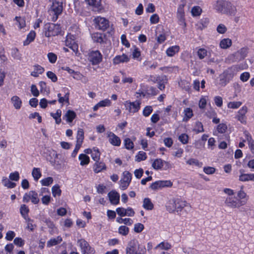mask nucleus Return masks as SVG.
Returning a JSON list of instances; mask_svg holds the SVG:
<instances>
[{
    "mask_svg": "<svg viewBox=\"0 0 254 254\" xmlns=\"http://www.w3.org/2000/svg\"><path fill=\"white\" fill-rule=\"evenodd\" d=\"M52 5L48 12L52 21H56L63 10V0H52Z\"/></svg>",
    "mask_w": 254,
    "mask_h": 254,
    "instance_id": "1",
    "label": "nucleus"
},
{
    "mask_svg": "<svg viewBox=\"0 0 254 254\" xmlns=\"http://www.w3.org/2000/svg\"><path fill=\"white\" fill-rule=\"evenodd\" d=\"M170 202L173 205V207H171L170 205L167 206V209L170 212H173L175 210H176L177 212L181 211L183 208L186 206H189L190 207L189 203L186 201L179 198L173 199L170 200Z\"/></svg>",
    "mask_w": 254,
    "mask_h": 254,
    "instance_id": "2",
    "label": "nucleus"
},
{
    "mask_svg": "<svg viewBox=\"0 0 254 254\" xmlns=\"http://www.w3.org/2000/svg\"><path fill=\"white\" fill-rule=\"evenodd\" d=\"M247 203V200H240L234 196L227 197L225 200L226 205L231 208H239Z\"/></svg>",
    "mask_w": 254,
    "mask_h": 254,
    "instance_id": "3",
    "label": "nucleus"
},
{
    "mask_svg": "<svg viewBox=\"0 0 254 254\" xmlns=\"http://www.w3.org/2000/svg\"><path fill=\"white\" fill-rule=\"evenodd\" d=\"M45 36L49 37L51 36H55L61 33V28L59 24L54 23H49L45 25Z\"/></svg>",
    "mask_w": 254,
    "mask_h": 254,
    "instance_id": "4",
    "label": "nucleus"
},
{
    "mask_svg": "<svg viewBox=\"0 0 254 254\" xmlns=\"http://www.w3.org/2000/svg\"><path fill=\"white\" fill-rule=\"evenodd\" d=\"M93 22L95 27L98 30L105 31L109 26L108 20L100 16L95 17L93 20Z\"/></svg>",
    "mask_w": 254,
    "mask_h": 254,
    "instance_id": "5",
    "label": "nucleus"
},
{
    "mask_svg": "<svg viewBox=\"0 0 254 254\" xmlns=\"http://www.w3.org/2000/svg\"><path fill=\"white\" fill-rule=\"evenodd\" d=\"M77 243L81 249L82 254H95L94 248L84 239L78 240Z\"/></svg>",
    "mask_w": 254,
    "mask_h": 254,
    "instance_id": "6",
    "label": "nucleus"
},
{
    "mask_svg": "<svg viewBox=\"0 0 254 254\" xmlns=\"http://www.w3.org/2000/svg\"><path fill=\"white\" fill-rule=\"evenodd\" d=\"M139 244L136 240H131L126 248V254H141L139 251Z\"/></svg>",
    "mask_w": 254,
    "mask_h": 254,
    "instance_id": "7",
    "label": "nucleus"
},
{
    "mask_svg": "<svg viewBox=\"0 0 254 254\" xmlns=\"http://www.w3.org/2000/svg\"><path fill=\"white\" fill-rule=\"evenodd\" d=\"M89 60L93 65H96L102 61V55L98 50L92 51L89 53Z\"/></svg>",
    "mask_w": 254,
    "mask_h": 254,
    "instance_id": "8",
    "label": "nucleus"
},
{
    "mask_svg": "<svg viewBox=\"0 0 254 254\" xmlns=\"http://www.w3.org/2000/svg\"><path fill=\"white\" fill-rule=\"evenodd\" d=\"M173 183L171 181H158L151 184L150 188L153 190H157L164 187H171Z\"/></svg>",
    "mask_w": 254,
    "mask_h": 254,
    "instance_id": "9",
    "label": "nucleus"
},
{
    "mask_svg": "<svg viewBox=\"0 0 254 254\" xmlns=\"http://www.w3.org/2000/svg\"><path fill=\"white\" fill-rule=\"evenodd\" d=\"M66 46L71 49L74 53L78 52V46L75 41V36L73 35H67L65 41Z\"/></svg>",
    "mask_w": 254,
    "mask_h": 254,
    "instance_id": "10",
    "label": "nucleus"
},
{
    "mask_svg": "<svg viewBox=\"0 0 254 254\" xmlns=\"http://www.w3.org/2000/svg\"><path fill=\"white\" fill-rule=\"evenodd\" d=\"M124 105L126 110H128L129 113H132L137 112L140 108V103L138 101L131 102L127 101L125 102Z\"/></svg>",
    "mask_w": 254,
    "mask_h": 254,
    "instance_id": "11",
    "label": "nucleus"
},
{
    "mask_svg": "<svg viewBox=\"0 0 254 254\" xmlns=\"http://www.w3.org/2000/svg\"><path fill=\"white\" fill-rule=\"evenodd\" d=\"M165 167L164 169L166 170L169 168L170 164L165 161L162 160L161 159H156L152 164V167L155 170H160L163 168L164 166Z\"/></svg>",
    "mask_w": 254,
    "mask_h": 254,
    "instance_id": "12",
    "label": "nucleus"
},
{
    "mask_svg": "<svg viewBox=\"0 0 254 254\" xmlns=\"http://www.w3.org/2000/svg\"><path fill=\"white\" fill-rule=\"evenodd\" d=\"M184 5L180 4L179 5L177 16L178 19V23L180 25H182L184 27L186 26L185 19V12H184Z\"/></svg>",
    "mask_w": 254,
    "mask_h": 254,
    "instance_id": "13",
    "label": "nucleus"
},
{
    "mask_svg": "<svg viewBox=\"0 0 254 254\" xmlns=\"http://www.w3.org/2000/svg\"><path fill=\"white\" fill-rule=\"evenodd\" d=\"M247 112L248 108L244 106L238 112L236 118L242 124H246L247 123V117L246 116V114Z\"/></svg>",
    "mask_w": 254,
    "mask_h": 254,
    "instance_id": "14",
    "label": "nucleus"
},
{
    "mask_svg": "<svg viewBox=\"0 0 254 254\" xmlns=\"http://www.w3.org/2000/svg\"><path fill=\"white\" fill-rule=\"evenodd\" d=\"M236 12V7L231 2L226 1L224 13H227L234 16Z\"/></svg>",
    "mask_w": 254,
    "mask_h": 254,
    "instance_id": "15",
    "label": "nucleus"
},
{
    "mask_svg": "<svg viewBox=\"0 0 254 254\" xmlns=\"http://www.w3.org/2000/svg\"><path fill=\"white\" fill-rule=\"evenodd\" d=\"M110 202L113 205L119 204L120 201V194L115 190H112L108 194Z\"/></svg>",
    "mask_w": 254,
    "mask_h": 254,
    "instance_id": "16",
    "label": "nucleus"
},
{
    "mask_svg": "<svg viewBox=\"0 0 254 254\" xmlns=\"http://www.w3.org/2000/svg\"><path fill=\"white\" fill-rule=\"evenodd\" d=\"M130 60L129 57L126 54L116 56L113 60L114 64H118L121 63H127Z\"/></svg>",
    "mask_w": 254,
    "mask_h": 254,
    "instance_id": "17",
    "label": "nucleus"
},
{
    "mask_svg": "<svg viewBox=\"0 0 254 254\" xmlns=\"http://www.w3.org/2000/svg\"><path fill=\"white\" fill-rule=\"evenodd\" d=\"M109 142L114 146H119L121 145V140L120 138L112 132L108 133Z\"/></svg>",
    "mask_w": 254,
    "mask_h": 254,
    "instance_id": "18",
    "label": "nucleus"
},
{
    "mask_svg": "<svg viewBox=\"0 0 254 254\" xmlns=\"http://www.w3.org/2000/svg\"><path fill=\"white\" fill-rule=\"evenodd\" d=\"M87 4L92 6L93 10L99 11L103 8L101 4V0H85Z\"/></svg>",
    "mask_w": 254,
    "mask_h": 254,
    "instance_id": "19",
    "label": "nucleus"
},
{
    "mask_svg": "<svg viewBox=\"0 0 254 254\" xmlns=\"http://www.w3.org/2000/svg\"><path fill=\"white\" fill-rule=\"evenodd\" d=\"M91 38L94 42L102 44L105 42L106 36L104 34L96 32L92 34Z\"/></svg>",
    "mask_w": 254,
    "mask_h": 254,
    "instance_id": "20",
    "label": "nucleus"
},
{
    "mask_svg": "<svg viewBox=\"0 0 254 254\" xmlns=\"http://www.w3.org/2000/svg\"><path fill=\"white\" fill-rule=\"evenodd\" d=\"M226 1L223 0H218L215 1L213 5V8L218 12L224 13Z\"/></svg>",
    "mask_w": 254,
    "mask_h": 254,
    "instance_id": "21",
    "label": "nucleus"
},
{
    "mask_svg": "<svg viewBox=\"0 0 254 254\" xmlns=\"http://www.w3.org/2000/svg\"><path fill=\"white\" fill-rule=\"evenodd\" d=\"M241 175L239 176V180L242 182H247L249 181H254V174H245L243 172L244 170H241Z\"/></svg>",
    "mask_w": 254,
    "mask_h": 254,
    "instance_id": "22",
    "label": "nucleus"
},
{
    "mask_svg": "<svg viewBox=\"0 0 254 254\" xmlns=\"http://www.w3.org/2000/svg\"><path fill=\"white\" fill-rule=\"evenodd\" d=\"M29 209L25 204H22L20 208V212L22 216L25 220L32 221V220L28 217Z\"/></svg>",
    "mask_w": 254,
    "mask_h": 254,
    "instance_id": "23",
    "label": "nucleus"
},
{
    "mask_svg": "<svg viewBox=\"0 0 254 254\" xmlns=\"http://www.w3.org/2000/svg\"><path fill=\"white\" fill-rule=\"evenodd\" d=\"M62 240V238L61 236H58L56 238H53L47 242V246L48 248H50L57 245L60 244Z\"/></svg>",
    "mask_w": 254,
    "mask_h": 254,
    "instance_id": "24",
    "label": "nucleus"
},
{
    "mask_svg": "<svg viewBox=\"0 0 254 254\" xmlns=\"http://www.w3.org/2000/svg\"><path fill=\"white\" fill-rule=\"evenodd\" d=\"M244 133L245 135L246 140H247L248 142L249 147L252 153L254 154V140L253 139L249 132L245 131H244Z\"/></svg>",
    "mask_w": 254,
    "mask_h": 254,
    "instance_id": "25",
    "label": "nucleus"
},
{
    "mask_svg": "<svg viewBox=\"0 0 254 254\" xmlns=\"http://www.w3.org/2000/svg\"><path fill=\"white\" fill-rule=\"evenodd\" d=\"M75 117L76 114L74 111L68 110L63 117V119H65L67 122L71 123L72 122Z\"/></svg>",
    "mask_w": 254,
    "mask_h": 254,
    "instance_id": "26",
    "label": "nucleus"
},
{
    "mask_svg": "<svg viewBox=\"0 0 254 254\" xmlns=\"http://www.w3.org/2000/svg\"><path fill=\"white\" fill-rule=\"evenodd\" d=\"M34 67V70L31 73V75L34 77H38L44 71V68L39 65H35Z\"/></svg>",
    "mask_w": 254,
    "mask_h": 254,
    "instance_id": "27",
    "label": "nucleus"
},
{
    "mask_svg": "<svg viewBox=\"0 0 254 254\" xmlns=\"http://www.w3.org/2000/svg\"><path fill=\"white\" fill-rule=\"evenodd\" d=\"M232 45V40L229 38H225L222 39L219 44L221 48L226 49Z\"/></svg>",
    "mask_w": 254,
    "mask_h": 254,
    "instance_id": "28",
    "label": "nucleus"
},
{
    "mask_svg": "<svg viewBox=\"0 0 254 254\" xmlns=\"http://www.w3.org/2000/svg\"><path fill=\"white\" fill-rule=\"evenodd\" d=\"M180 50V47L178 46H174L169 48L166 50V54L169 57H172L177 53Z\"/></svg>",
    "mask_w": 254,
    "mask_h": 254,
    "instance_id": "29",
    "label": "nucleus"
},
{
    "mask_svg": "<svg viewBox=\"0 0 254 254\" xmlns=\"http://www.w3.org/2000/svg\"><path fill=\"white\" fill-rule=\"evenodd\" d=\"M185 116L183 118V121L187 122L193 116V112L190 108H187L184 111Z\"/></svg>",
    "mask_w": 254,
    "mask_h": 254,
    "instance_id": "30",
    "label": "nucleus"
},
{
    "mask_svg": "<svg viewBox=\"0 0 254 254\" xmlns=\"http://www.w3.org/2000/svg\"><path fill=\"white\" fill-rule=\"evenodd\" d=\"M106 169V165L105 163L103 162H99V161L98 162H96L94 166V171L98 173L104 169Z\"/></svg>",
    "mask_w": 254,
    "mask_h": 254,
    "instance_id": "31",
    "label": "nucleus"
},
{
    "mask_svg": "<svg viewBox=\"0 0 254 254\" xmlns=\"http://www.w3.org/2000/svg\"><path fill=\"white\" fill-rule=\"evenodd\" d=\"M11 102L15 109H19L21 106L22 102L20 99L17 96L11 98Z\"/></svg>",
    "mask_w": 254,
    "mask_h": 254,
    "instance_id": "32",
    "label": "nucleus"
},
{
    "mask_svg": "<svg viewBox=\"0 0 254 254\" xmlns=\"http://www.w3.org/2000/svg\"><path fill=\"white\" fill-rule=\"evenodd\" d=\"M172 245L167 242H162L159 244L156 247L155 249H160L161 250H168L171 249Z\"/></svg>",
    "mask_w": 254,
    "mask_h": 254,
    "instance_id": "33",
    "label": "nucleus"
},
{
    "mask_svg": "<svg viewBox=\"0 0 254 254\" xmlns=\"http://www.w3.org/2000/svg\"><path fill=\"white\" fill-rule=\"evenodd\" d=\"M79 159L80 161V164L81 166L87 165L89 163V157L85 154H81L79 156Z\"/></svg>",
    "mask_w": 254,
    "mask_h": 254,
    "instance_id": "34",
    "label": "nucleus"
},
{
    "mask_svg": "<svg viewBox=\"0 0 254 254\" xmlns=\"http://www.w3.org/2000/svg\"><path fill=\"white\" fill-rule=\"evenodd\" d=\"M11 56L16 60L21 61L22 60V55L18 49L14 48L11 49Z\"/></svg>",
    "mask_w": 254,
    "mask_h": 254,
    "instance_id": "35",
    "label": "nucleus"
},
{
    "mask_svg": "<svg viewBox=\"0 0 254 254\" xmlns=\"http://www.w3.org/2000/svg\"><path fill=\"white\" fill-rule=\"evenodd\" d=\"M35 36H36V33L35 32V31H31L27 35V39L25 41H24V45H28L30 44V43H31V42H32L35 38Z\"/></svg>",
    "mask_w": 254,
    "mask_h": 254,
    "instance_id": "36",
    "label": "nucleus"
},
{
    "mask_svg": "<svg viewBox=\"0 0 254 254\" xmlns=\"http://www.w3.org/2000/svg\"><path fill=\"white\" fill-rule=\"evenodd\" d=\"M132 178V175L128 171H125L123 174V178L121 180L125 183L130 184Z\"/></svg>",
    "mask_w": 254,
    "mask_h": 254,
    "instance_id": "37",
    "label": "nucleus"
},
{
    "mask_svg": "<svg viewBox=\"0 0 254 254\" xmlns=\"http://www.w3.org/2000/svg\"><path fill=\"white\" fill-rule=\"evenodd\" d=\"M227 129V126L225 124L222 123L219 124L217 127V130L215 132L214 134L217 135L218 133H224Z\"/></svg>",
    "mask_w": 254,
    "mask_h": 254,
    "instance_id": "38",
    "label": "nucleus"
},
{
    "mask_svg": "<svg viewBox=\"0 0 254 254\" xmlns=\"http://www.w3.org/2000/svg\"><path fill=\"white\" fill-rule=\"evenodd\" d=\"M143 207L146 210H152L153 208V204L149 198H145L143 200Z\"/></svg>",
    "mask_w": 254,
    "mask_h": 254,
    "instance_id": "39",
    "label": "nucleus"
},
{
    "mask_svg": "<svg viewBox=\"0 0 254 254\" xmlns=\"http://www.w3.org/2000/svg\"><path fill=\"white\" fill-rule=\"evenodd\" d=\"M50 115L55 120L57 124L61 123V116L62 115V111L61 110H57L56 113H51Z\"/></svg>",
    "mask_w": 254,
    "mask_h": 254,
    "instance_id": "40",
    "label": "nucleus"
},
{
    "mask_svg": "<svg viewBox=\"0 0 254 254\" xmlns=\"http://www.w3.org/2000/svg\"><path fill=\"white\" fill-rule=\"evenodd\" d=\"M92 158L95 161L98 162L100 158V153L99 150L94 148L92 151H91Z\"/></svg>",
    "mask_w": 254,
    "mask_h": 254,
    "instance_id": "41",
    "label": "nucleus"
},
{
    "mask_svg": "<svg viewBox=\"0 0 254 254\" xmlns=\"http://www.w3.org/2000/svg\"><path fill=\"white\" fill-rule=\"evenodd\" d=\"M32 175L34 180L37 181L42 176L40 168H34L32 171Z\"/></svg>",
    "mask_w": 254,
    "mask_h": 254,
    "instance_id": "42",
    "label": "nucleus"
},
{
    "mask_svg": "<svg viewBox=\"0 0 254 254\" xmlns=\"http://www.w3.org/2000/svg\"><path fill=\"white\" fill-rule=\"evenodd\" d=\"M29 195H30V200L33 203L37 204L39 203L40 200L38 197V193L36 191L33 190L30 191Z\"/></svg>",
    "mask_w": 254,
    "mask_h": 254,
    "instance_id": "43",
    "label": "nucleus"
},
{
    "mask_svg": "<svg viewBox=\"0 0 254 254\" xmlns=\"http://www.w3.org/2000/svg\"><path fill=\"white\" fill-rule=\"evenodd\" d=\"M84 139V131L82 128L78 129L76 136V143L81 144Z\"/></svg>",
    "mask_w": 254,
    "mask_h": 254,
    "instance_id": "44",
    "label": "nucleus"
},
{
    "mask_svg": "<svg viewBox=\"0 0 254 254\" xmlns=\"http://www.w3.org/2000/svg\"><path fill=\"white\" fill-rule=\"evenodd\" d=\"M69 93L67 92L64 97H62L61 94L59 93L58 97L59 98L58 101L59 103L63 104L64 102H66L69 104Z\"/></svg>",
    "mask_w": 254,
    "mask_h": 254,
    "instance_id": "45",
    "label": "nucleus"
},
{
    "mask_svg": "<svg viewBox=\"0 0 254 254\" xmlns=\"http://www.w3.org/2000/svg\"><path fill=\"white\" fill-rule=\"evenodd\" d=\"M191 12L193 16H197L201 14L202 9L198 6H195L192 8Z\"/></svg>",
    "mask_w": 254,
    "mask_h": 254,
    "instance_id": "46",
    "label": "nucleus"
},
{
    "mask_svg": "<svg viewBox=\"0 0 254 254\" xmlns=\"http://www.w3.org/2000/svg\"><path fill=\"white\" fill-rule=\"evenodd\" d=\"M124 142L126 148L128 150L131 149L134 147V144L133 142L129 138H126L125 139Z\"/></svg>",
    "mask_w": 254,
    "mask_h": 254,
    "instance_id": "47",
    "label": "nucleus"
},
{
    "mask_svg": "<svg viewBox=\"0 0 254 254\" xmlns=\"http://www.w3.org/2000/svg\"><path fill=\"white\" fill-rule=\"evenodd\" d=\"M52 191L54 197H56L57 195H61L62 192L60 186L58 185H55L52 187Z\"/></svg>",
    "mask_w": 254,
    "mask_h": 254,
    "instance_id": "48",
    "label": "nucleus"
},
{
    "mask_svg": "<svg viewBox=\"0 0 254 254\" xmlns=\"http://www.w3.org/2000/svg\"><path fill=\"white\" fill-rule=\"evenodd\" d=\"M117 221L119 223H124L126 225H131L133 223V221L130 218H117Z\"/></svg>",
    "mask_w": 254,
    "mask_h": 254,
    "instance_id": "49",
    "label": "nucleus"
},
{
    "mask_svg": "<svg viewBox=\"0 0 254 254\" xmlns=\"http://www.w3.org/2000/svg\"><path fill=\"white\" fill-rule=\"evenodd\" d=\"M2 181L4 186L7 187L8 188H13L16 186L15 183L11 182L6 178H3Z\"/></svg>",
    "mask_w": 254,
    "mask_h": 254,
    "instance_id": "50",
    "label": "nucleus"
},
{
    "mask_svg": "<svg viewBox=\"0 0 254 254\" xmlns=\"http://www.w3.org/2000/svg\"><path fill=\"white\" fill-rule=\"evenodd\" d=\"M146 154L143 151H139L135 156V160L140 162L146 159Z\"/></svg>",
    "mask_w": 254,
    "mask_h": 254,
    "instance_id": "51",
    "label": "nucleus"
},
{
    "mask_svg": "<svg viewBox=\"0 0 254 254\" xmlns=\"http://www.w3.org/2000/svg\"><path fill=\"white\" fill-rule=\"evenodd\" d=\"M40 182L42 186H49L53 183V179L52 177H49L44 179H42Z\"/></svg>",
    "mask_w": 254,
    "mask_h": 254,
    "instance_id": "52",
    "label": "nucleus"
},
{
    "mask_svg": "<svg viewBox=\"0 0 254 254\" xmlns=\"http://www.w3.org/2000/svg\"><path fill=\"white\" fill-rule=\"evenodd\" d=\"M118 232L123 236H127L129 232V228L126 226H121L119 228Z\"/></svg>",
    "mask_w": 254,
    "mask_h": 254,
    "instance_id": "53",
    "label": "nucleus"
},
{
    "mask_svg": "<svg viewBox=\"0 0 254 254\" xmlns=\"http://www.w3.org/2000/svg\"><path fill=\"white\" fill-rule=\"evenodd\" d=\"M242 103L240 101L230 102L228 104V107L230 109H237L240 107Z\"/></svg>",
    "mask_w": 254,
    "mask_h": 254,
    "instance_id": "54",
    "label": "nucleus"
},
{
    "mask_svg": "<svg viewBox=\"0 0 254 254\" xmlns=\"http://www.w3.org/2000/svg\"><path fill=\"white\" fill-rule=\"evenodd\" d=\"M194 130L197 133L202 132L204 131L203 125L200 122H197L195 124Z\"/></svg>",
    "mask_w": 254,
    "mask_h": 254,
    "instance_id": "55",
    "label": "nucleus"
},
{
    "mask_svg": "<svg viewBox=\"0 0 254 254\" xmlns=\"http://www.w3.org/2000/svg\"><path fill=\"white\" fill-rule=\"evenodd\" d=\"M153 111L152 106H147L143 110V115L145 117L149 116Z\"/></svg>",
    "mask_w": 254,
    "mask_h": 254,
    "instance_id": "56",
    "label": "nucleus"
},
{
    "mask_svg": "<svg viewBox=\"0 0 254 254\" xmlns=\"http://www.w3.org/2000/svg\"><path fill=\"white\" fill-rule=\"evenodd\" d=\"M197 56L201 60L204 59L207 56V51L203 48L199 49L197 51Z\"/></svg>",
    "mask_w": 254,
    "mask_h": 254,
    "instance_id": "57",
    "label": "nucleus"
},
{
    "mask_svg": "<svg viewBox=\"0 0 254 254\" xmlns=\"http://www.w3.org/2000/svg\"><path fill=\"white\" fill-rule=\"evenodd\" d=\"M144 225L140 223L134 224V231L137 233H140L144 229Z\"/></svg>",
    "mask_w": 254,
    "mask_h": 254,
    "instance_id": "58",
    "label": "nucleus"
},
{
    "mask_svg": "<svg viewBox=\"0 0 254 254\" xmlns=\"http://www.w3.org/2000/svg\"><path fill=\"white\" fill-rule=\"evenodd\" d=\"M236 54L240 56L241 59H244L247 56V49L246 48H242Z\"/></svg>",
    "mask_w": 254,
    "mask_h": 254,
    "instance_id": "59",
    "label": "nucleus"
},
{
    "mask_svg": "<svg viewBox=\"0 0 254 254\" xmlns=\"http://www.w3.org/2000/svg\"><path fill=\"white\" fill-rule=\"evenodd\" d=\"M48 58L49 60V62L52 64L56 63L57 60V55L53 53H49L48 54Z\"/></svg>",
    "mask_w": 254,
    "mask_h": 254,
    "instance_id": "60",
    "label": "nucleus"
},
{
    "mask_svg": "<svg viewBox=\"0 0 254 254\" xmlns=\"http://www.w3.org/2000/svg\"><path fill=\"white\" fill-rule=\"evenodd\" d=\"M227 31L226 27L223 24H220L217 27V31L220 34H224Z\"/></svg>",
    "mask_w": 254,
    "mask_h": 254,
    "instance_id": "61",
    "label": "nucleus"
},
{
    "mask_svg": "<svg viewBox=\"0 0 254 254\" xmlns=\"http://www.w3.org/2000/svg\"><path fill=\"white\" fill-rule=\"evenodd\" d=\"M111 101L110 100L106 99L103 100L101 101L98 103V105L100 106V107H106V106H109L111 105Z\"/></svg>",
    "mask_w": 254,
    "mask_h": 254,
    "instance_id": "62",
    "label": "nucleus"
},
{
    "mask_svg": "<svg viewBox=\"0 0 254 254\" xmlns=\"http://www.w3.org/2000/svg\"><path fill=\"white\" fill-rule=\"evenodd\" d=\"M188 135L184 133L179 136V139L182 143L185 144L188 142Z\"/></svg>",
    "mask_w": 254,
    "mask_h": 254,
    "instance_id": "63",
    "label": "nucleus"
},
{
    "mask_svg": "<svg viewBox=\"0 0 254 254\" xmlns=\"http://www.w3.org/2000/svg\"><path fill=\"white\" fill-rule=\"evenodd\" d=\"M9 179L12 181H17L19 179V173L15 171L14 173H10L9 175Z\"/></svg>",
    "mask_w": 254,
    "mask_h": 254,
    "instance_id": "64",
    "label": "nucleus"
}]
</instances>
